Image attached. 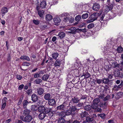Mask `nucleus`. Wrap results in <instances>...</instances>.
I'll use <instances>...</instances> for the list:
<instances>
[{
    "label": "nucleus",
    "instance_id": "17",
    "mask_svg": "<svg viewBox=\"0 0 123 123\" xmlns=\"http://www.w3.org/2000/svg\"><path fill=\"white\" fill-rule=\"evenodd\" d=\"M53 18L52 16L50 14H47L46 15L45 19L46 20L49 21Z\"/></svg>",
    "mask_w": 123,
    "mask_h": 123
},
{
    "label": "nucleus",
    "instance_id": "26",
    "mask_svg": "<svg viewBox=\"0 0 123 123\" xmlns=\"http://www.w3.org/2000/svg\"><path fill=\"white\" fill-rule=\"evenodd\" d=\"M49 77V75L48 74H44L42 77V79L44 81H46L48 79Z\"/></svg>",
    "mask_w": 123,
    "mask_h": 123
},
{
    "label": "nucleus",
    "instance_id": "62",
    "mask_svg": "<svg viewBox=\"0 0 123 123\" xmlns=\"http://www.w3.org/2000/svg\"><path fill=\"white\" fill-rule=\"evenodd\" d=\"M110 97V96L109 95H107V96L105 97L104 98V99L103 100L104 101H105L108 99Z\"/></svg>",
    "mask_w": 123,
    "mask_h": 123
},
{
    "label": "nucleus",
    "instance_id": "54",
    "mask_svg": "<svg viewBox=\"0 0 123 123\" xmlns=\"http://www.w3.org/2000/svg\"><path fill=\"white\" fill-rule=\"evenodd\" d=\"M85 78L86 79L89 77L91 75L88 73H86L85 74Z\"/></svg>",
    "mask_w": 123,
    "mask_h": 123
},
{
    "label": "nucleus",
    "instance_id": "56",
    "mask_svg": "<svg viewBox=\"0 0 123 123\" xmlns=\"http://www.w3.org/2000/svg\"><path fill=\"white\" fill-rule=\"evenodd\" d=\"M37 106L36 105H32L31 107V110L33 111H35V108Z\"/></svg>",
    "mask_w": 123,
    "mask_h": 123
},
{
    "label": "nucleus",
    "instance_id": "48",
    "mask_svg": "<svg viewBox=\"0 0 123 123\" xmlns=\"http://www.w3.org/2000/svg\"><path fill=\"white\" fill-rule=\"evenodd\" d=\"M33 23L37 25H38L40 23L39 21L36 20L35 19H34L33 20Z\"/></svg>",
    "mask_w": 123,
    "mask_h": 123
},
{
    "label": "nucleus",
    "instance_id": "30",
    "mask_svg": "<svg viewBox=\"0 0 123 123\" xmlns=\"http://www.w3.org/2000/svg\"><path fill=\"white\" fill-rule=\"evenodd\" d=\"M52 108H45V110H44V113L46 114H47L49 112L51 111V110H52Z\"/></svg>",
    "mask_w": 123,
    "mask_h": 123
},
{
    "label": "nucleus",
    "instance_id": "44",
    "mask_svg": "<svg viewBox=\"0 0 123 123\" xmlns=\"http://www.w3.org/2000/svg\"><path fill=\"white\" fill-rule=\"evenodd\" d=\"M117 50L119 53H121L123 51L122 48L121 47H118L117 49Z\"/></svg>",
    "mask_w": 123,
    "mask_h": 123
},
{
    "label": "nucleus",
    "instance_id": "36",
    "mask_svg": "<svg viewBox=\"0 0 123 123\" xmlns=\"http://www.w3.org/2000/svg\"><path fill=\"white\" fill-rule=\"evenodd\" d=\"M70 110L72 112H75L77 110V108L75 106H72L70 107Z\"/></svg>",
    "mask_w": 123,
    "mask_h": 123
},
{
    "label": "nucleus",
    "instance_id": "46",
    "mask_svg": "<svg viewBox=\"0 0 123 123\" xmlns=\"http://www.w3.org/2000/svg\"><path fill=\"white\" fill-rule=\"evenodd\" d=\"M94 25L93 23H92L89 25L87 26L88 29L92 28L94 27Z\"/></svg>",
    "mask_w": 123,
    "mask_h": 123
},
{
    "label": "nucleus",
    "instance_id": "55",
    "mask_svg": "<svg viewBox=\"0 0 123 123\" xmlns=\"http://www.w3.org/2000/svg\"><path fill=\"white\" fill-rule=\"evenodd\" d=\"M97 80V83L98 84H100L101 83L103 82V80L101 79H96Z\"/></svg>",
    "mask_w": 123,
    "mask_h": 123
},
{
    "label": "nucleus",
    "instance_id": "32",
    "mask_svg": "<svg viewBox=\"0 0 123 123\" xmlns=\"http://www.w3.org/2000/svg\"><path fill=\"white\" fill-rule=\"evenodd\" d=\"M55 112V111H52V110H51V111L49 112L47 114H48V117H51L53 116Z\"/></svg>",
    "mask_w": 123,
    "mask_h": 123
},
{
    "label": "nucleus",
    "instance_id": "42",
    "mask_svg": "<svg viewBox=\"0 0 123 123\" xmlns=\"http://www.w3.org/2000/svg\"><path fill=\"white\" fill-rule=\"evenodd\" d=\"M65 122V119L62 118H59L58 121V123H64Z\"/></svg>",
    "mask_w": 123,
    "mask_h": 123
},
{
    "label": "nucleus",
    "instance_id": "34",
    "mask_svg": "<svg viewBox=\"0 0 123 123\" xmlns=\"http://www.w3.org/2000/svg\"><path fill=\"white\" fill-rule=\"evenodd\" d=\"M42 81L41 79L37 78L34 81V82L36 84H38L42 82Z\"/></svg>",
    "mask_w": 123,
    "mask_h": 123
},
{
    "label": "nucleus",
    "instance_id": "5",
    "mask_svg": "<svg viewBox=\"0 0 123 123\" xmlns=\"http://www.w3.org/2000/svg\"><path fill=\"white\" fill-rule=\"evenodd\" d=\"M31 100L34 102H37L38 98V97L36 94L33 93L31 96Z\"/></svg>",
    "mask_w": 123,
    "mask_h": 123
},
{
    "label": "nucleus",
    "instance_id": "11",
    "mask_svg": "<svg viewBox=\"0 0 123 123\" xmlns=\"http://www.w3.org/2000/svg\"><path fill=\"white\" fill-rule=\"evenodd\" d=\"M52 97L51 95L49 93H45L44 96V98L46 100H49Z\"/></svg>",
    "mask_w": 123,
    "mask_h": 123
},
{
    "label": "nucleus",
    "instance_id": "27",
    "mask_svg": "<svg viewBox=\"0 0 123 123\" xmlns=\"http://www.w3.org/2000/svg\"><path fill=\"white\" fill-rule=\"evenodd\" d=\"M29 102L26 100H25L23 102V107L24 108H27V106L29 103Z\"/></svg>",
    "mask_w": 123,
    "mask_h": 123
},
{
    "label": "nucleus",
    "instance_id": "9",
    "mask_svg": "<svg viewBox=\"0 0 123 123\" xmlns=\"http://www.w3.org/2000/svg\"><path fill=\"white\" fill-rule=\"evenodd\" d=\"M103 82L104 84H108L109 86H111L112 83L111 80H109L108 79L104 78L103 79Z\"/></svg>",
    "mask_w": 123,
    "mask_h": 123
},
{
    "label": "nucleus",
    "instance_id": "24",
    "mask_svg": "<svg viewBox=\"0 0 123 123\" xmlns=\"http://www.w3.org/2000/svg\"><path fill=\"white\" fill-rule=\"evenodd\" d=\"M38 111L40 112H44L45 107L43 106H39L38 108Z\"/></svg>",
    "mask_w": 123,
    "mask_h": 123
},
{
    "label": "nucleus",
    "instance_id": "10",
    "mask_svg": "<svg viewBox=\"0 0 123 123\" xmlns=\"http://www.w3.org/2000/svg\"><path fill=\"white\" fill-rule=\"evenodd\" d=\"M100 8V6L97 3H95L94 4L92 7L93 9L95 11H98Z\"/></svg>",
    "mask_w": 123,
    "mask_h": 123
},
{
    "label": "nucleus",
    "instance_id": "22",
    "mask_svg": "<svg viewBox=\"0 0 123 123\" xmlns=\"http://www.w3.org/2000/svg\"><path fill=\"white\" fill-rule=\"evenodd\" d=\"M30 111L27 109H25L23 111V114L25 116L29 115Z\"/></svg>",
    "mask_w": 123,
    "mask_h": 123
},
{
    "label": "nucleus",
    "instance_id": "31",
    "mask_svg": "<svg viewBox=\"0 0 123 123\" xmlns=\"http://www.w3.org/2000/svg\"><path fill=\"white\" fill-rule=\"evenodd\" d=\"M20 59L22 60H26L28 61H30V59L28 56H22L20 57Z\"/></svg>",
    "mask_w": 123,
    "mask_h": 123
},
{
    "label": "nucleus",
    "instance_id": "49",
    "mask_svg": "<svg viewBox=\"0 0 123 123\" xmlns=\"http://www.w3.org/2000/svg\"><path fill=\"white\" fill-rule=\"evenodd\" d=\"M105 15H103L102 16L99 18L100 19H99V21L101 23L103 22V18L105 17Z\"/></svg>",
    "mask_w": 123,
    "mask_h": 123
},
{
    "label": "nucleus",
    "instance_id": "12",
    "mask_svg": "<svg viewBox=\"0 0 123 123\" xmlns=\"http://www.w3.org/2000/svg\"><path fill=\"white\" fill-rule=\"evenodd\" d=\"M68 30L71 31L68 32L70 34H75L77 32L76 29V28L75 27L70 28Z\"/></svg>",
    "mask_w": 123,
    "mask_h": 123
},
{
    "label": "nucleus",
    "instance_id": "41",
    "mask_svg": "<svg viewBox=\"0 0 123 123\" xmlns=\"http://www.w3.org/2000/svg\"><path fill=\"white\" fill-rule=\"evenodd\" d=\"M123 93L122 92H120L116 93V96L118 98L121 97L123 95Z\"/></svg>",
    "mask_w": 123,
    "mask_h": 123
},
{
    "label": "nucleus",
    "instance_id": "50",
    "mask_svg": "<svg viewBox=\"0 0 123 123\" xmlns=\"http://www.w3.org/2000/svg\"><path fill=\"white\" fill-rule=\"evenodd\" d=\"M2 104V105L1 107V109L2 110H3L5 107L6 106V102H3Z\"/></svg>",
    "mask_w": 123,
    "mask_h": 123
},
{
    "label": "nucleus",
    "instance_id": "45",
    "mask_svg": "<svg viewBox=\"0 0 123 123\" xmlns=\"http://www.w3.org/2000/svg\"><path fill=\"white\" fill-rule=\"evenodd\" d=\"M98 115L100 116L102 119H104L105 118V114H99Z\"/></svg>",
    "mask_w": 123,
    "mask_h": 123
},
{
    "label": "nucleus",
    "instance_id": "35",
    "mask_svg": "<svg viewBox=\"0 0 123 123\" xmlns=\"http://www.w3.org/2000/svg\"><path fill=\"white\" fill-rule=\"evenodd\" d=\"M58 115L61 117H63L66 115L65 112L64 111H62L58 113Z\"/></svg>",
    "mask_w": 123,
    "mask_h": 123
},
{
    "label": "nucleus",
    "instance_id": "60",
    "mask_svg": "<svg viewBox=\"0 0 123 123\" xmlns=\"http://www.w3.org/2000/svg\"><path fill=\"white\" fill-rule=\"evenodd\" d=\"M7 100V98L6 97H4L3 98V99L2 101V104L3 103L6 102Z\"/></svg>",
    "mask_w": 123,
    "mask_h": 123
},
{
    "label": "nucleus",
    "instance_id": "1",
    "mask_svg": "<svg viewBox=\"0 0 123 123\" xmlns=\"http://www.w3.org/2000/svg\"><path fill=\"white\" fill-rule=\"evenodd\" d=\"M100 15L101 14L97 12L93 13L89 16V18L91 19L87 20V23L91 22L96 20Z\"/></svg>",
    "mask_w": 123,
    "mask_h": 123
},
{
    "label": "nucleus",
    "instance_id": "6",
    "mask_svg": "<svg viewBox=\"0 0 123 123\" xmlns=\"http://www.w3.org/2000/svg\"><path fill=\"white\" fill-rule=\"evenodd\" d=\"M61 21V19L58 17H55L54 19V21L55 24L58 25L60 24V23Z\"/></svg>",
    "mask_w": 123,
    "mask_h": 123
},
{
    "label": "nucleus",
    "instance_id": "25",
    "mask_svg": "<svg viewBox=\"0 0 123 123\" xmlns=\"http://www.w3.org/2000/svg\"><path fill=\"white\" fill-rule=\"evenodd\" d=\"M44 11L43 10H39L38 11L37 13L41 17L43 18V15L44 13Z\"/></svg>",
    "mask_w": 123,
    "mask_h": 123
},
{
    "label": "nucleus",
    "instance_id": "13",
    "mask_svg": "<svg viewBox=\"0 0 123 123\" xmlns=\"http://www.w3.org/2000/svg\"><path fill=\"white\" fill-rule=\"evenodd\" d=\"M46 116V114L44 112H41L39 115L38 118L41 120L43 119Z\"/></svg>",
    "mask_w": 123,
    "mask_h": 123
},
{
    "label": "nucleus",
    "instance_id": "58",
    "mask_svg": "<svg viewBox=\"0 0 123 123\" xmlns=\"http://www.w3.org/2000/svg\"><path fill=\"white\" fill-rule=\"evenodd\" d=\"M112 65L114 67L116 68L117 67L118 68V64H117L116 62H115L113 63Z\"/></svg>",
    "mask_w": 123,
    "mask_h": 123
},
{
    "label": "nucleus",
    "instance_id": "53",
    "mask_svg": "<svg viewBox=\"0 0 123 123\" xmlns=\"http://www.w3.org/2000/svg\"><path fill=\"white\" fill-rule=\"evenodd\" d=\"M11 58L10 56V55L9 54L7 55V60L8 62L10 61Z\"/></svg>",
    "mask_w": 123,
    "mask_h": 123
},
{
    "label": "nucleus",
    "instance_id": "37",
    "mask_svg": "<svg viewBox=\"0 0 123 123\" xmlns=\"http://www.w3.org/2000/svg\"><path fill=\"white\" fill-rule=\"evenodd\" d=\"M87 113L86 111L82 112L81 114V117L83 118L87 116Z\"/></svg>",
    "mask_w": 123,
    "mask_h": 123
},
{
    "label": "nucleus",
    "instance_id": "61",
    "mask_svg": "<svg viewBox=\"0 0 123 123\" xmlns=\"http://www.w3.org/2000/svg\"><path fill=\"white\" fill-rule=\"evenodd\" d=\"M16 78L17 79L19 80H20L22 78V77L20 75L17 74L16 75Z\"/></svg>",
    "mask_w": 123,
    "mask_h": 123
},
{
    "label": "nucleus",
    "instance_id": "23",
    "mask_svg": "<svg viewBox=\"0 0 123 123\" xmlns=\"http://www.w3.org/2000/svg\"><path fill=\"white\" fill-rule=\"evenodd\" d=\"M65 35V33L62 32H60L58 35L61 39H62L64 37Z\"/></svg>",
    "mask_w": 123,
    "mask_h": 123
},
{
    "label": "nucleus",
    "instance_id": "40",
    "mask_svg": "<svg viewBox=\"0 0 123 123\" xmlns=\"http://www.w3.org/2000/svg\"><path fill=\"white\" fill-rule=\"evenodd\" d=\"M81 17L80 15L77 16L75 18V20L77 21H79L81 19Z\"/></svg>",
    "mask_w": 123,
    "mask_h": 123
},
{
    "label": "nucleus",
    "instance_id": "47",
    "mask_svg": "<svg viewBox=\"0 0 123 123\" xmlns=\"http://www.w3.org/2000/svg\"><path fill=\"white\" fill-rule=\"evenodd\" d=\"M26 92L29 95H30L32 94V90L31 89H28L27 91Z\"/></svg>",
    "mask_w": 123,
    "mask_h": 123
},
{
    "label": "nucleus",
    "instance_id": "15",
    "mask_svg": "<svg viewBox=\"0 0 123 123\" xmlns=\"http://www.w3.org/2000/svg\"><path fill=\"white\" fill-rule=\"evenodd\" d=\"M8 9L6 7L3 8L1 10V12L2 13V15L3 16L5 14L8 12Z\"/></svg>",
    "mask_w": 123,
    "mask_h": 123
},
{
    "label": "nucleus",
    "instance_id": "2",
    "mask_svg": "<svg viewBox=\"0 0 123 123\" xmlns=\"http://www.w3.org/2000/svg\"><path fill=\"white\" fill-rule=\"evenodd\" d=\"M20 119L21 120L26 123L30 122L33 119L32 116L30 115L26 116L25 117L24 116H21Z\"/></svg>",
    "mask_w": 123,
    "mask_h": 123
},
{
    "label": "nucleus",
    "instance_id": "8",
    "mask_svg": "<svg viewBox=\"0 0 123 123\" xmlns=\"http://www.w3.org/2000/svg\"><path fill=\"white\" fill-rule=\"evenodd\" d=\"M109 6H107L106 8L105 9V12H107L110 10H111L112 9L113 5L112 4H109Z\"/></svg>",
    "mask_w": 123,
    "mask_h": 123
},
{
    "label": "nucleus",
    "instance_id": "43",
    "mask_svg": "<svg viewBox=\"0 0 123 123\" xmlns=\"http://www.w3.org/2000/svg\"><path fill=\"white\" fill-rule=\"evenodd\" d=\"M88 14L86 13L83 14L82 16V17L83 19H86L88 17Z\"/></svg>",
    "mask_w": 123,
    "mask_h": 123
},
{
    "label": "nucleus",
    "instance_id": "63",
    "mask_svg": "<svg viewBox=\"0 0 123 123\" xmlns=\"http://www.w3.org/2000/svg\"><path fill=\"white\" fill-rule=\"evenodd\" d=\"M96 110V111L97 112H102V110L100 108H97Z\"/></svg>",
    "mask_w": 123,
    "mask_h": 123
},
{
    "label": "nucleus",
    "instance_id": "38",
    "mask_svg": "<svg viewBox=\"0 0 123 123\" xmlns=\"http://www.w3.org/2000/svg\"><path fill=\"white\" fill-rule=\"evenodd\" d=\"M66 115H72L73 114H72V112L70 110H68L67 111L65 112Z\"/></svg>",
    "mask_w": 123,
    "mask_h": 123
},
{
    "label": "nucleus",
    "instance_id": "51",
    "mask_svg": "<svg viewBox=\"0 0 123 123\" xmlns=\"http://www.w3.org/2000/svg\"><path fill=\"white\" fill-rule=\"evenodd\" d=\"M30 65L29 63L26 62H24L22 64V65L24 66H28Z\"/></svg>",
    "mask_w": 123,
    "mask_h": 123
},
{
    "label": "nucleus",
    "instance_id": "21",
    "mask_svg": "<svg viewBox=\"0 0 123 123\" xmlns=\"http://www.w3.org/2000/svg\"><path fill=\"white\" fill-rule=\"evenodd\" d=\"M94 120L92 116L90 117L88 116L86 118V121L87 122H92Z\"/></svg>",
    "mask_w": 123,
    "mask_h": 123
},
{
    "label": "nucleus",
    "instance_id": "16",
    "mask_svg": "<svg viewBox=\"0 0 123 123\" xmlns=\"http://www.w3.org/2000/svg\"><path fill=\"white\" fill-rule=\"evenodd\" d=\"M37 93L39 95H40L43 94L44 92V90L43 88L39 87L37 89Z\"/></svg>",
    "mask_w": 123,
    "mask_h": 123
},
{
    "label": "nucleus",
    "instance_id": "64",
    "mask_svg": "<svg viewBox=\"0 0 123 123\" xmlns=\"http://www.w3.org/2000/svg\"><path fill=\"white\" fill-rule=\"evenodd\" d=\"M11 121V119L9 118L8 120H6L5 122V123H9Z\"/></svg>",
    "mask_w": 123,
    "mask_h": 123
},
{
    "label": "nucleus",
    "instance_id": "18",
    "mask_svg": "<svg viewBox=\"0 0 123 123\" xmlns=\"http://www.w3.org/2000/svg\"><path fill=\"white\" fill-rule=\"evenodd\" d=\"M71 100L74 103H76L79 102V98L76 96L74 98H72Z\"/></svg>",
    "mask_w": 123,
    "mask_h": 123
},
{
    "label": "nucleus",
    "instance_id": "14",
    "mask_svg": "<svg viewBox=\"0 0 123 123\" xmlns=\"http://www.w3.org/2000/svg\"><path fill=\"white\" fill-rule=\"evenodd\" d=\"M92 105H88L84 106V109L86 111H89L91 110L92 108Z\"/></svg>",
    "mask_w": 123,
    "mask_h": 123
},
{
    "label": "nucleus",
    "instance_id": "52",
    "mask_svg": "<svg viewBox=\"0 0 123 123\" xmlns=\"http://www.w3.org/2000/svg\"><path fill=\"white\" fill-rule=\"evenodd\" d=\"M105 96V95L104 94H100L99 95H98V97L99 98L103 99V98H104Z\"/></svg>",
    "mask_w": 123,
    "mask_h": 123
},
{
    "label": "nucleus",
    "instance_id": "19",
    "mask_svg": "<svg viewBox=\"0 0 123 123\" xmlns=\"http://www.w3.org/2000/svg\"><path fill=\"white\" fill-rule=\"evenodd\" d=\"M46 5V1H43L40 3V7L42 8H44L45 7Z\"/></svg>",
    "mask_w": 123,
    "mask_h": 123
},
{
    "label": "nucleus",
    "instance_id": "33",
    "mask_svg": "<svg viewBox=\"0 0 123 123\" xmlns=\"http://www.w3.org/2000/svg\"><path fill=\"white\" fill-rule=\"evenodd\" d=\"M56 109L57 110H63L65 109L62 104L57 106Z\"/></svg>",
    "mask_w": 123,
    "mask_h": 123
},
{
    "label": "nucleus",
    "instance_id": "4",
    "mask_svg": "<svg viewBox=\"0 0 123 123\" xmlns=\"http://www.w3.org/2000/svg\"><path fill=\"white\" fill-rule=\"evenodd\" d=\"M68 98L67 97L65 99V100L62 104L65 109H67L70 106V102H69Z\"/></svg>",
    "mask_w": 123,
    "mask_h": 123
},
{
    "label": "nucleus",
    "instance_id": "3",
    "mask_svg": "<svg viewBox=\"0 0 123 123\" xmlns=\"http://www.w3.org/2000/svg\"><path fill=\"white\" fill-rule=\"evenodd\" d=\"M100 101L98 98H96L94 99L93 103L92 105V109L94 110L96 109L98 107V104Z\"/></svg>",
    "mask_w": 123,
    "mask_h": 123
},
{
    "label": "nucleus",
    "instance_id": "59",
    "mask_svg": "<svg viewBox=\"0 0 123 123\" xmlns=\"http://www.w3.org/2000/svg\"><path fill=\"white\" fill-rule=\"evenodd\" d=\"M40 77V75L39 74L35 73L34 75V77L35 78H37Z\"/></svg>",
    "mask_w": 123,
    "mask_h": 123
},
{
    "label": "nucleus",
    "instance_id": "7",
    "mask_svg": "<svg viewBox=\"0 0 123 123\" xmlns=\"http://www.w3.org/2000/svg\"><path fill=\"white\" fill-rule=\"evenodd\" d=\"M48 105L51 106H53L56 104L55 100L54 98H50L48 100Z\"/></svg>",
    "mask_w": 123,
    "mask_h": 123
},
{
    "label": "nucleus",
    "instance_id": "29",
    "mask_svg": "<svg viewBox=\"0 0 123 123\" xmlns=\"http://www.w3.org/2000/svg\"><path fill=\"white\" fill-rule=\"evenodd\" d=\"M119 70H117L114 73V75L115 76L117 77H119L120 74V72Z\"/></svg>",
    "mask_w": 123,
    "mask_h": 123
},
{
    "label": "nucleus",
    "instance_id": "39",
    "mask_svg": "<svg viewBox=\"0 0 123 123\" xmlns=\"http://www.w3.org/2000/svg\"><path fill=\"white\" fill-rule=\"evenodd\" d=\"M59 54L57 53H54L52 54V57L54 59H56L58 56Z\"/></svg>",
    "mask_w": 123,
    "mask_h": 123
},
{
    "label": "nucleus",
    "instance_id": "57",
    "mask_svg": "<svg viewBox=\"0 0 123 123\" xmlns=\"http://www.w3.org/2000/svg\"><path fill=\"white\" fill-rule=\"evenodd\" d=\"M24 86V85L23 84H22L19 86L18 87V89L20 90H21L23 89Z\"/></svg>",
    "mask_w": 123,
    "mask_h": 123
},
{
    "label": "nucleus",
    "instance_id": "20",
    "mask_svg": "<svg viewBox=\"0 0 123 123\" xmlns=\"http://www.w3.org/2000/svg\"><path fill=\"white\" fill-rule=\"evenodd\" d=\"M118 68L120 71H123V60H121L120 64H118Z\"/></svg>",
    "mask_w": 123,
    "mask_h": 123
},
{
    "label": "nucleus",
    "instance_id": "28",
    "mask_svg": "<svg viewBox=\"0 0 123 123\" xmlns=\"http://www.w3.org/2000/svg\"><path fill=\"white\" fill-rule=\"evenodd\" d=\"M61 63V61L57 59L54 63L55 66H59L60 65Z\"/></svg>",
    "mask_w": 123,
    "mask_h": 123
}]
</instances>
